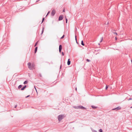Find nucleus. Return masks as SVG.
Here are the masks:
<instances>
[{
	"mask_svg": "<svg viewBox=\"0 0 132 132\" xmlns=\"http://www.w3.org/2000/svg\"><path fill=\"white\" fill-rule=\"evenodd\" d=\"M28 65L29 68L30 70H32L33 69L35 68V65L34 64H32L31 65V63L29 62L28 63Z\"/></svg>",
	"mask_w": 132,
	"mask_h": 132,
	"instance_id": "nucleus-1",
	"label": "nucleus"
},
{
	"mask_svg": "<svg viewBox=\"0 0 132 132\" xmlns=\"http://www.w3.org/2000/svg\"><path fill=\"white\" fill-rule=\"evenodd\" d=\"M64 118V115L61 114L59 115L57 117V118L59 122L61 121Z\"/></svg>",
	"mask_w": 132,
	"mask_h": 132,
	"instance_id": "nucleus-2",
	"label": "nucleus"
},
{
	"mask_svg": "<svg viewBox=\"0 0 132 132\" xmlns=\"http://www.w3.org/2000/svg\"><path fill=\"white\" fill-rule=\"evenodd\" d=\"M63 18V16L62 15H60L59 18V21H61L62 20Z\"/></svg>",
	"mask_w": 132,
	"mask_h": 132,
	"instance_id": "nucleus-3",
	"label": "nucleus"
},
{
	"mask_svg": "<svg viewBox=\"0 0 132 132\" xmlns=\"http://www.w3.org/2000/svg\"><path fill=\"white\" fill-rule=\"evenodd\" d=\"M55 13V10H53L51 13V15L52 16H54Z\"/></svg>",
	"mask_w": 132,
	"mask_h": 132,
	"instance_id": "nucleus-4",
	"label": "nucleus"
},
{
	"mask_svg": "<svg viewBox=\"0 0 132 132\" xmlns=\"http://www.w3.org/2000/svg\"><path fill=\"white\" fill-rule=\"evenodd\" d=\"M78 107L79 109H86V108L82 106H78Z\"/></svg>",
	"mask_w": 132,
	"mask_h": 132,
	"instance_id": "nucleus-5",
	"label": "nucleus"
},
{
	"mask_svg": "<svg viewBox=\"0 0 132 132\" xmlns=\"http://www.w3.org/2000/svg\"><path fill=\"white\" fill-rule=\"evenodd\" d=\"M121 109V108L120 106H119L117 107L116 108L113 109H112V110H120Z\"/></svg>",
	"mask_w": 132,
	"mask_h": 132,
	"instance_id": "nucleus-6",
	"label": "nucleus"
},
{
	"mask_svg": "<svg viewBox=\"0 0 132 132\" xmlns=\"http://www.w3.org/2000/svg\"><path fill=\"white\" fill-rule=\"evenodd\" d=\"M62 46L61 45H60L59 46V52L60 53L61 52V51L62 50Z\"/></svg>",
	"mask_w": 132,
	"mask_h": 132,
	"instance_id": "nucleus-7",
	"label": "nucleus"
},
{
	"mask_svg": "<svg viewBox=\"0 0 132 132\" xmlns=\"http://www.w3.org/2000/svg\"><path fill=\"white\" fill-rule=\"evenodd\" d=\"M71 63V61L70 60V59H69L67 62V64L68 65H69Z\"/></svg>",
	"mask_w": 132,
	"mask_h": 132,
	"instance_id": "nucleus-8",
	"label": "nucleus"
},
{
	"mask_svg": "<svg viewBox=\"0 0 132 132\" xmlns=\"http://www.w3.org/2000/svg\"><path fill=\"white\" fill-rule=\"evenodd\" d=\"M26 86L25 85L21 89V90H24V89L26 88Z\"/></svg>",
	"mask_w": 132,
	"mask_h": 132,
	"instance_id": "nucleus-9",
	"label": "nucleus"
},
{
	"mask_svg": "<svg viewBox=\"0 0 132 132\" xmlns=\"http://www.w3.org/2000/svg\"><path fill=\"white\" fill-rule=\"evenodd\" d=\"M37 48H38L37 47H36L35 50V51H34L35 53H36L37 52Z\"/></svg>",
	"mask_w": 132,
	"mask_h": 132,
	"instance_id": "nucleus-10",
	"label": "nucleus"
},
{
	"mask_svg": "<svg viewBox=\"0 0 132 132\" xmlns=\"http://www.w3.org/2000/svg\"><path fill=\"white\" fill-rule=\"evenodd\" d=\"M91 107L93 109H96L97 108V106H95L94 105H92Z\"/></svg>",
	"mask_w": 132,
	"mask_h": 132,
	"instance_id": "nucleus-11",
	"label": "nucleus"
},
{
	"mask_svg": "<svg viewBox=\"0 0 132 132\" xmlns=\"http://www.w3.org/2000/svg\"><path fill=\"white\" fill-rule=\"evenodd\" d=\"M73 108H75L76 109H79V107H78V106H73Z\"/></svg>",
	"mask_w": 132,
	"mask_h": 132,
	"instance_id": "nucleus-12",
	"label": "nucleus"
},
{
	"mask_svg": "<svg viewBox=\"0 0 132 132\" xmlns=\"http://www.w3.org/2000/svg\"><path fill=\"white\" fill-rule=\"evenodd\" d=\"M81 44L83 46H84L85 45L84 44V43L83 41L82 40L81 41Z\"/></svg>",
	"mask_w": 132,
	"mask_h": 132,
	"instance_id": "nucleus-13",
	"label": "nucleus"
},
{
	"mask_svg": "<svg viewBox=\"0 0 132 132\" xmlns=\"http://www.w3.org/2000/svg\"><path fill=\"white\" fill-rule=\"evenodd\" d=\"M91 129L92 131L94 132H97V131L96 130L93 129V128H91Z\"/></svg>",
	"mask_w": 132,
	"mask_h": 132,
	"instance_id": "nucleus-14",
	"label": "nucleus"
},
{
	"mask_svg": "<svg viewBox=\"0 0 132 132\" xmlns=\"http://www.w3.org/2000/svg\"><path fill=\"white\" fill-rule=\"evenodd\" d=\"M22 86V85H19L18 87V89L20 88Z\"/></svg>",
	"mask_w": 132,
	"mask_h": 132,
	"instance_id": "nucleus-15",
	"label": "nucleus"
},
{
	"mask_svg": "<svg viewBox=\"0 0 132 132\" xmlns=\"http://www.w3.org/2000/svg\"><path fill=\"white\" fill-rule=\"evenodd\" d=\"M28 82V81L27 80H26L25 81L23 82V84H26Z\"/></svg>",
	"mask_w": 132,
	"mask_h": 132,
	"instance_id": "nucleus-16",
	"label": "nucleus"
},
{
	"mask_svg": "<svg viewBox=\"0 0 132 132\" xmlns=\"http://www.w3.org/2000/svg\"><path fill=\"white\" fill-rule=\"evenodd\" d=\"M44 27H43V28H42V33H41V34H43V32H44Z\"/></svg>",
	"mask_w": 132,
	"mask_h": 132,
	"instance_id": "nucleus-17",
	"label": "nucleus"
},
{
	"mask_svg": "<svg viewBox=\"0 0 132 132\" xmlns=\"http://www.w3.org/2000/svg\"><path fill=\"white\" fill-rule=\"evenodd\" d=\"M103 37H102L101 38V40L100 41V42L101 43L102 42L103 40Z\"/></svg>",
	"mask_w": 132,
	"mask_h": 132,
	"instance_id": "nucleus-18",
	"label": "nucleus"
},
{
	"mask_svg": "<svg viewBox=\"0 0 132 132\" xmlns=\"http://www.w3.org/2000/svg\"><path fill=\"white\" fill-rule=\"evenodd\" d=\"M99 132H103L102 130V129H100L99 130Z\"/></svg>",
	"mask_w": 132,
	"mask_h": 132,
	"instance_id": "nucleus-19",
	"label": "nucleus"
},
{
	"mask_svg": "<svg viewBox=\"0 0 132 132\" xmlns=\"http://www.w3.org/2000/svg\"><path fill=\"white\" fill-rule=\"evenodd\" d=\"M44 19H45V18H43L42 21V22H41V24H42V23H43V22L44 21Z\"/></svg>",
	"mask_w": 132,
	"mask_h": 132,
	"instance_id": "nucleus-20",
	"label": "nucleus"
},
{
	"mask_svg": "<svg viewBox=\"0 0 132 132\" xmlns=\"http://www.w3.org/2000/svg\"><path fill=\"white\" fill-rule=\"evenodd\" d=\"M65 18L66 20V23H67L68 22V19L66 17H65Z\"/></svg>",
	"mask_w": 132,
	"mask_h": 132,
	"instance_id": "nucleus-21",
	"label": "nucleus"
},
{
	"mask_svg": "<svg viewBox=\"0 0 132 132\" xmlns=\"http://www.w3.org/2000/svg\"><path fill=\"white\" fill-rule=\"evenodd\" d=\"M64 37V35H63L61 38V39H63Z\"/></svg>",
	"mask_w": 132,
	"mask_h": 132,
	"instance_id": "nucleus-22",
	"label": "nucleus"
},
{
	"mask_svg": "<svg viewBox=\"0 0 132 132\" xmlns=\"http://www.w3.org/2000/svg\"><path fill=\"white\" fill-rule=\"evenodd\" d=\"M113 33L116 35V36L117 35V33L116 32H113Z\"/></svg>",
	"mask_w": 132,
	"mask_h": 132,
	"instance_id": "nucleus-23",
	"label": "nucleus"
},
{
	"mask_svg": "<svg viewBox=\"0 0 132 132\" xmlns=\"http://www.w3.org/2000/svg\"><path fill=\"white\" fill-rule=\"evenodd\" d=\"M86 61H87L88 62H90V61L88 59H87L86 60Z\"/></svg>",
	"mask_w": 132,
	"mask_h": 132,
	"instance_id": "nucleus-24",
	"label": "nucleus"
},
{
	"mask_svg": "<svg viewBox=\"0 0 132 132\" xmlns=\"http://www.w3.org/2000/svg\"><path fill=\"white\" fill-rule=\"evenodd\" d=\"M38 42H36V43H35V46H35V47L37 45V43H38Z\"/></svg>",
	"mask_w": 132,
	"mask_h": 132,
	"instance_id": "nucleus-25",
	"label": "nucleus"
},
{
	"mask_svg": "<svg viewBox=\"0 0 132 132\" xmlns=\"http://www.w3.org/2000/svg\"><path fill=\"white\" fill-rule=\"evenodd\" d=\"M108 88V86H107V85H106L105 87V89H107Z\"/></svg>",
	"mask_w": 132,
	"mask_h": 132,
	"instance_id": "nucleus-26",
	"label": "nucleus"
},
{
	"mask_svg": "<svg viewBox=\"0 0 132 132\" xmlns=\"http://www.w3.org/2000/svg\"><path fill=\"white\" fill-rule=\"evenodd\" d=\"M132 100V98H130L128 99V100Z\"/></svg>",
	"mask_w": 132,
	"mask_h": 132,
	"instance_id": "nucleus-27",
	"label": "nucleus"
},
{
	"mask_svg": "<svg viewBox=\"0 0 132 132\" xmlns=\"http://www.w3.org/2000/svg\"><path fill=\"white\" fill-rule=\"evenodd\" d=\"M39 76L40 77H42V75L40 73L39 74Z\"/></svg>",
	"mask_w": 132,
	"mask_h": 132,
	"instance_id": "nucleus-28",
	"label": "nucleus"
},
{
	"mask_svg": "<svg viewBox=\"0 0 132 132\" xmlns=\"http://www.w3.org/2000/svg\"><path fill=\"white\" fill-rule=\"evenodd\" d=\"M30 96V95H28L26 97V98H27L28 97H29Z\"/></svg>",
	"mask_w": 132,
	"mask_h": 132,
	"instance_id": "nucleus-29",
	"label": "nucleus"
},
{
	"mask_svg": "<svg viewBox=\"0 0 132 132\" xmlns=\"http://www.w3.org/2000/svg\"><path fill=\"white\" fill-rule=\"evenodd\" d=\"M62 55L63 56L64 55V54L63 52H62Z\"/></svg>",
	"mask_w": 132,
	"mask_h": 132,
	"instance_id": "nucleus-30",
	"label": "nucleus"
},
{
	"mask_svg": "<svg viewBox=\"0 0 132 132\" xmlns=\"http://www.w3.org/2000/svg\"><path fill=\"white\" fill-rule=\"evenodd\" d=\"M34 87H35V89L36 90V92L37 93V89H36V87H35V86Z\"/></svg>",
	"mask_w": 132,
	"mask_h": 132,
	"instance_id": "nucleus-31",
	"label": "nucleus"
},
{
	"mask_svg": "<svg viewBox=\"0 0 132 132\" xmlns=\"http://www.w3.org/2000/svg\"><path fill=\"white\" fill-rule=\"evenodd\" d=\"M50 13V11H49L47 13L46 16L48 14Z\"/></svg>",
	"mask_w": 132,
	"mask_h": 132,
	"instance_id": "nucleus-32",
	"label": "nucleus"
},
{
	"mask_svg": "<svg viewBox=\"0 0 132 132\" xmlns=\"http://www.w3.org/2000/svg\"><path fill=\"white\" fill-rule=\"evenodd\" d=\"M17 106V105H16L15 106V108H16V107Z\"/></svg>",
	"mask_w": 132,
	"mask_h": 132,
	"instance_id": "nucleus-33",
	"label": "nucleus"
},
{
	"mask_svg": "<svg viewBox=\"0 0 132 132\" xmlns=\"http://www.w3.org/2000/svg\"><path fill=\"white\" fill-rule=\"evenodd\" d=\"M115 38L116 39V40L117 39V37H116Z\"/></svg>",
	"mask_w": 132,
	"mask_h": 132,
	"instance_id": "nucleus-34",
	"label": "nucleus"
},
{
	"mask_svg": "<svg viewBox=\"0 0 132 132\" xmlns=\"http://www.w3.org/2000/svg\"><path fill=\"white\" fill-rule=\"evenodd\" d=\"M61 66H62V65H60V69H61Z\"/></svg>",
	"mask_w": 132,
	"mask_h": 132,
	"instance_id": "nucleus-35",
	"label": "nucleus"
},
{
	"mask_svg": "<svg viewBox=\"0 0 132 132\" xmlns=\"http://www.w3.org/2000/svg\"><path fill=\"white\" fill-rule=\"evenodd\" d=\"M77 36L76 35H75V38H77Z\"/></svg>",
	"mask_w": 132,
	"mask_h": 132,
	"instance_id": "nucleus-36",
	"label": "nucleus"
},
{
	"mask_svg": "<svg viewBox=\"0 0 132 132\" xmlns=\"http://www.w3.org/2000/svg\"><path fill=\"white\" fill-rule=\"evenodd\" d=\"M75 39H76V41H77V38H75Z\"/></svg>",
	"mask_w": 132,
	"mask_h": 132,
	"instance_id": "nucleus-37",
	"label": "nucleus"
},
{
	"mask_svg": "<svg viewBox=\"0 0 132 132\" xmlns=\"http://www.w3.org/2000/svg\"><path fill=\"white\" fill-rule=\"evenodd\" d=\"M75 89H76V91H77V88H76Z\"/></svg>",
	"mask_w": 132,
	"mask_h": 132,
	"instance_id": "nucleus-38",
	"label": "nucleus"
},
{
	"mask_svg": "<svg viewBox=\"0 0 132 132\" xmlns=\"http://www.w3.org/2000/svg\"><path fill=\"white\" fill-rule=\"evenodd\" d=\"M64 11H65V10H63V12H64Z\"/></svg>",
	"mask_w": 132,
	"mask_h": 132,
	"instance_id": "nucleus-39",
	"label": "nucleus"
},
{
	"mask_svg": "<svg viewBox=\"0 0 132 132\" xmlns=\"http://www.w3.org/2000/svg\"><path fill=\"white\" fill-rule=\"evenodd\" d=\"M76 43L77 44H78V43L77 42V41H76Z\"/></svg>",
	"mask_w": 132,
	"mask_h": 132,
	"instance_id": "nucleus-40",
	"label": "nucleus"
},
{
	"mask_svg": "<svg viewBox=\"0 0 132 132\" xmlns=\"http://www.w3.org/2000/svg\"><path fill=\"white\" fill-rule=\"evenodd\" d=\"M130 108H132V106H131V107H130Z\"/></svg>",
	"mask_w": 132,
	"mask_h": 132,
	"instance_id": "nucleus-41",
	"label": "nucleus"
},
{
	"mask_svg": "<svg viewBox=\"0 0 132 132\" xmlns=\"http://www.w3.org/2000/svg\"><path fill=\"white\" fill-rule=\"evenodd\" d=\"M38 2V1H37L36 2Z\"/></svg>",
	"mask_w": 132,
	"mask_h": 132,
	"instance_id": "nucleus-42",
	"label": "nucleus"
},
{
	"mask_svg": "<svg viewBox=\"0 0 132 132\" xmlns=\"http://www.w3.org/2000/svg\"><path fill=\"white\" fill-rule=\"evenodd\" d=\"M108 24V23H107V24Z\"/></svg>",
	"mask_w": 132,
	"mask_h": 132,
	"instance_id": "nucleus-43",
	"label": "nucleus"
},
{
	"mask_svg": "<svg viewBox=\"0 0 132 132\" xmlns=\"http://www.w3.org/2000/svg\"><path fill=\"white\" fill-rule=\"evenodd\" d=\"M131 62H132V60H131Z\"/></svg>",
	"mask_w": 132,
	"mask_h": 132,
	"instance_id": "nucleus-44",
	"label": "nucleus"
}]
</instances>
